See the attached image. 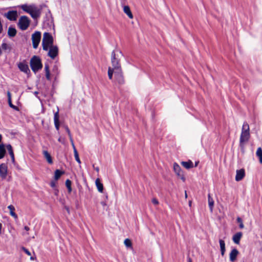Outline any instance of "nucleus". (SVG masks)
I'll return each instance as SVG.
<instances>
[{
	"instance_id": "obj_7",
	"label": "nucleus",
	"mask_w": 262,
	"mask_h": 262,
	"mask_svg": "<svg viewBox=\"0 0 262 262\" xmlns=\"http://www.w3.org/2000/svg\"><path fill=\"white\" fill-rule=\"evenodd\" d=\"M40 39L41 33L39 31L35 32L32 35V40L33 48L36 49L38 47Z\"/></svg>"
},
{
	"instance_id": "obj_16",
	"label": "nucleus",
	"mask_w": 262,
	"mask_h": 262,
	"mask_svg": "<svg viewBox=\"0 0 262 262\" xmlns=\"http://www.w3.org/2000/svg\"><path fill=\"white\" fill-rule=\"evenodd\" d=\"M242 235L243 233L241 232H238L235 234L232 237V240L234 243L238 244Z\"/></svg>"
},
{
	"instance_id": "obj_52",
	"label": "nucleus",
	"mask_w": 262,
	"mask_h": 262,
	"mask_svg": "<svg viewBox=\"0 0 262 262\" xmlns=\"http://www.w3.org/2000/svg\"><path fill=\"white\" fill-rule=\"evenodd\" d=\"M198 163H199V162H195V167L197 166Z\"/></svg>"
},
{
	"instance_id": "obj_21",
	"label": "nucleus",
	"mask_w": 262,
	"mask_h": 262,
	"mask_svg": "<svg viewBox=\"0 0 262 262\" xmlns=\"http://www.w3.org/2000/svg\"><path fill=\"white\" fill-rule=\"evenodd\" d=\"M95 184H96V185L98 190L100 192H102L103 190V185L102 183H101L100 180L99 178H97L96 180Z\"/></svg>"
},
{
	"instance_id": "obj_38",
	"label": "nucleus",
	"mask_w": 262,
	"mask_h": 262,
	"mask_svg": "<svg viewBox=\"0 0 262 262\" xmlns=\"http://www.w3.org/2000/svg\"><path fill=\"white\" fill-rule=\"evenodd\" d=\"M70 142H71V144L72 145V147H73V150H74V152L75 151V149H76V148L75 146V145L74 144V141H73L72 137L70 138Z\"/></svg>"
},
{
	"instance_id": "obj_34",
	"label": "nucleus",
	"mask_w": 262,
	"mask_h": 262,
	"mask_svg": "<svg viewBox=\"0 0 262 262\" xmlns=\"http://www.w3.org/2000/svg\"><path fill=\"white\" fill-rule=\"evenodd\" d=\"M236 221H237V222L239 224V228L241 229H243L244 228V225L243 223V221H242V220L241 217H238L236 219Z\"/></svg>"
},
{
	"instance_id": "obj_31",
	"label": "nucleus",
	"mask_w": 262,
	"mask_h": 262,
	"mask_svg": "<svg viewBox=\"0 0 262 262\" xmlns=\"http://www.w3.org/2000/svg\"><path fill=\"white\" fill-rule=\"evenodd\" d=\"M124 244L127 248H132V243L129 238H126L124 241Z\"/></svg>"
},
{
	"instance_id": "obj_43",
	"label": "nucleus",
	"mask_w": 262,
	"mask_h": 262,
	"mask_svg": "<svg viewBox=\"0 0 262 262\" xmlns=\"http://www.w3.org/2000/svg\"><path fill=\"white\" fill-rule=\"evenodd\" d=\"M50 185H51V186L52 187H54L55 186V182H51V184H50Z\"/></svg>"
},
{
	"instance_id": "obj_18",
	"label": "nucleus",
	"mask_w": 262,
	"mask_h": 262,
	"mask_svg": "<svg viewBox=\"0 0 262 262\" xmlns=\"http://www.w3.org/2000/svg\"><path fill=\"white\" fill-rule=\"evenodd\" d=\"M6 148L10 155L12 162L14 163L15 162V159L12 146L10 144H8L6 145Z\"/></svg>"
},
{
	"instance_id": "obj_50",
	"label": "nucleus",
	"mask_w": 262,
	"mask_h": 262,
	"mask_svg": "<svg viewBox=\"0 0 262 262\" xmlns=\"http://www.w3.org/2000/svg\"><path fill=\"white\" fill-rule=\"evenodd\" d=\"M2 135L0 134V142H1L2 141Z\"/></svg>"
},
{
	"instance_id": "obj_14",
	"label": "nucleus",
	"mask_w": 262,
	"mask_h": 262,
	"mask_svg": "<svg viewBox=\"0 0 262 262\" xmlns=\"http://www.w3.org/2000/svg\"><path fill=\"white\" fill-rule=\"evenodd\" d=\"M239 253L238 251L236 249H233L229 254L230 260L232 262L234 261Z\"/></svg>"
},
{
	"instance_id": "obj_26",
	"label": "nucleus",
	"mask_w": 262,
	"mask_h": 262,
	"mask_svg": "<svg viewBox=\"0 0 262 262\" xmlns=\"http://www.w3.org/2000/svg\"><path fill=\"white\" fill-rule=\"evenodd\" d=\"M6 154L5 145L3 144H0V159L3 158Z\"/></svg>"
},
{
	"instance_id": "obj_33",
	"label": "nucleus",
	"mask_w": 262,
	"mask_h": 262,
	"mask_svg": "<svg viewBox=\"0 0 262 262\" xmlns=\"http://www.w3.org/2000/svg\"><path fill=\"white\" fill-rule=\"evenodd\" d=\"M74 157H75L76 161L78 163H79V164L81 163V161H80V160L79 159L78 153V151H77V149H75V151L74 152Z\"/></svg>"
},
{
	"instance_id": "obj_22",
	"label": "nucleus",
	"mask_w": 262,
	"mask_h": 262,
	"mask_svg": "<svg viewBox=\"0 0 262 262\" xmlns=\"http://www.w3.org/2000/svg\"><path fill=\"white\" fill-rule=\"evenodd\" d=\"M219 243L221 248V255L223 256L226 251L225 242L223 239H220Z\"/></svg>"
},
{
	"instance_id": "obj_20",
	"label": "nucleus",
	"mask_w": 262,
	"mask_h": 262,
	"mask_svg": "<svg viewBox=\"0 0 262 262\" xmlns=\"http://www.w3.org/2000/svg\"><path fill=\"white\" fill-rule=\"evenodd\" d=\"M43 155L44 156V157L46 159L48 162L49 164H52L53 163V160L50 154L47 150H43Z\"/></svg>"
},
{
	"instance_id": "obj_49",
	"label": "nucleus",
	"mask_w": 262,
	"mask_h": 262,
	"mask_svg": "<svg viewBox=\"0 0 262 262\" xmlns=\"http://www.w3.org/2000/svg\"><path fill=\"white\" fill-rule=\"evenodd\" d=\"M2 225L0 223V234H1V233H2Z\"/></svg>"
},
{
	"instance_id": "obj_24",
	"label": "nucleus",
	"mask_w": 262,
	"mask_h": 262,
	"mask_svg": "<svg viewBox=\"0 0 262 262\" xmlns=\"http://www.w3.org/2000/svg\"><path fill=\"white\" fill-rule=\"evenodd\" d=\"M8 208L10 210V215L12 216H13L14 219H17V214L14 212V210H15L14 207L13 205H10L8 206Z\"/></svg>"
},
{
	"instance_id": "obj_53",
	"label": "nucleus",
	"mask_w": 262,
	"mask_h": 262,
	"mask_svg": "<svg viewBox=\"0 0 262 262\" xmlns=\"http://www.w3.org/2000/svg\"><path fill=\"white\" fill-rule=\"evenodd\" d=\"M119 53H120V54H122V53H121V51H119Z\"/></svg>"
},
{
	"instance_id": "obj_46",
	"label": "nucleus",
	"mask_w": 262,
	"mask_h": 262,
	"mask_svg": "<svg viewBox=\"0 0 262 262\" xmlns=\"http://www.w3.org/2000/svg\"><path fill=\"white\" fill-rule=\"evenodd\" d=\"M187 262H192V259L190 257H188Z\"/></svg>"
},
{
	"instance_id": "obj_12",
	"label": "nucleus",
	"mask_w": 262,
	"mask_h": 262,
	"mask_svg": "<svg viewBox=\"0 0 262 262\" xmlns=\"http://www.w3.org/2000/svg\"><path fill=\"white\" fill-rule=\"evenodd\" d=\"M7 174V165L5 163L0 165V177L2 179L6 178Z\"/></svg>"
},
{
	"instance_id": "obj_19",
	"label": "nucleus",
	"mask_w": 262,
	"mask_h": 262,
	"mask_svg": "<svg viewBox=\"0 0 262 262\" xmlns=\"http://www.w3.org/2000/svg\"><path fill=\"white\" fill-rule=\"evenodd\" d=\"M124 12L128 16L129 18H133V15L130 11V8L128 6H124L123 7Z\"/></svg>"
},
{
	"instance_id": "obj_17",
	"label": "nucleus",
	"mask_w": 262,
	"mask_h": 262,
	"mask_svg": "<svg viewBox=\"0 0 262 262\" xmlns=\"http://www.w3.org/2000/svg\"><path fill=\"white\" fill-rule=\"evenodd\" d=\"M17 33L16 29L12 27H9L8 30V35L9 37H14Z\"/></svg>"
},
{
	"instance_id": "obj_27",
	"label": "nucleus",
	"mask_w": 262,
	"mask_h": 262,
	"mask_svg": "<svg viewBox=\"0 0 262 262\" xmlns=\"http://www.w3.org/2000/svg\"><path fill=\"white\" fill-rule=\"evenodd\" d=\"M45 70L46 72V77L48 80H50V73L49 69V66L48 64H46L45 66Z\"/></svg>"
},
{
	"instance_id": "obj_28",
	"label": "nucleus",
	"mask_w": 262,
	"mask_h": 262,
	"mask_svg": "<svg viewBox=\"0 0 262 262\" xmlns=\"http://www.w3.org/2000/svg\"><path fill=\"white\" fill-rule=\"evenodd\" d=\"M64 173V171H61L59 169H56L55 171L54 179L56 180H58L62 174Z\"/></svg>"
},
{
	"instance_id": "obj_23",
	"label": "nucleus",
	"mask_w": 262,
	"mask_h": 262,
	"mask_svg": "<svg viewBox=\"0 0 262 262\" xmlns=\"http://www.w3.org/2000/svg\"><path fill=\"white\" fill-rule=\"evenodd\" d=\"M208 201L210 210L211 212H212L214 206V201L213 199L211 197L210 194L209 193L208 194Z\"/></svg>"
},
{
	"instance_id": "obj_6",
	"label": "nucleus",
	"mask_w": 262,
	"mask_h": 262,
	"mask_svg": "<svg viewBox=\"0 0 262 262\" xmlns=\"http://www.w3.org/2000/svg\"><path fill=\"white\" fill-rule=\"evenodd\" d=\"M111 62L113 69L121 71V64L120 63V60L118 58V55L116 54L114 51L112 52Z\"/></svg>"
},
{
	"instance_id": "obj_45",
	"label": "nucleus",
	"mask_w": 262,
	"mask_h": 262,
	"mask_svg": "<svg viewBox=\"0 0 262 262\" xmlns=\"http://www.w3.org/2000/svg\"><path fill=\"white\" fill-rule=\"evenodd\" d=\"M65 209H66V210L67 211V212L69 213H70V209H69V208L68 207L66 206V207H65Z\"/></svg>"
},
{
	"instance_id": "obj_40",
	"label": "nucleus",
	"mask_w": 262,
	"mask_h": 262,
	"mask_svg": "<svg viewBox=\"0 0 262 262\" xmlns=\"http://www.w3.org/2000/svg\"><path fill=\"white\" fill-rule=\"evenodd\" d=\"M118 82L119 84H122L124 83L123 77L121 75L118 79Z\"/></svg>"
},
{
	"instance_id": "obj_41",
	"label": "nucleus",
	"mask_w": 262,
	"mask_h": 262,
	"mask_svg": "<svg viewBox=\"0 0 262 262\" xmlns=\"http://www.w3.org/2000/svg\"><path fill=\"white\" fill-rule=\"evenodd\" d=\"M152 202L154 204L157 205L159 204V202L158 201L157 199H155V198H154L152 200Z\"/></svg>"
},
{
	"instance_id": "obj_3",
	"label": "nucleus",
	"mask_w": 262,
	"mask_h": 262,
	"mask_svg": "<svg viewBox=\"0 0 262 262\" xmlns=\"http://www.w3.org/2000/svg\"><path fill=\"white\" fill-rule=\"evenodd\" d=\"M30 64L32 71L36 73L42 68L41 59L37 56H33L30 59Z\"/></svg>"
},
{
	"instance_id": "obj_13",
	"label": "nucleus",
	"mask_w": 262,
	"mask_h": 262,
	"mask_svg": "<svg viewBox=\"0 0 262 262\" xmlns=\"http://www.w3.org/2000/svg\"><path fill=\"white\" fill-rule=\"evenodd\" d=\"M245 173L244 169L237 170L236 171L235 180L236 181H241L245 177Z\"/></svg>"
},
{
	"instance_id": "obj_1",
	"label": "nucleus",
	"mask_w": 262,
	"mask_h": 262,
	"mask_svg": "<svg viewBox=\"0 0 262 262\" xmlns=\"http://www.w3.org/2000/svg\"><path fill=\"white\" fill-rule=\"evenodd\" d=\"M21 9L30 14L34 19L39 18L41 13V8H38L34 5H27L26 4L21 6Z\"/></svg>"
},
{
	"instance_id": "obj_25",
	"label": "nucleus",
	"mask_w": 262,
	"mask_h": 262,
	"mask_svg": "<svg viewBox=\"0 0 262 262\" xmlns=\"http://www.w3.org/2000/svg\"><path fill=\"white\" fill-rule=\"evenodd\" d=\"M181 164L186 169H190L193 167V163L190 160L187 162L183 161L181 162Z\"/></svg>"
},
{
	"instance_id": "obj_35",
	"label": "nucleus",
	"mask_w": 262,
	"mask_h": 262,
	"mask_svg": "<svg viewBox=\"0 0 262 262\" xmlns=\"http://www.w3.org/2000/svg\"><path fill=\"white\" fill-rule=\"evenodd\" d=\"M2 48L4 50H11V48L6 43H3L2 44Z\"/></svg>"
},
{
	"instance_id": "obj_30",
	"label": "nucleus",
	"mask_w": 262,
	"mask_h": 262,
	"mask_svg": "<svg viewBox=\"0 0 262 262\" xmlns=\"http://www.w3.org/2000/svg\"><path fill=\"white\" fill-rule=\"evenodd\" d=\"M71 184H72V182H71V181L70 180L67 179L66 180V187H67V188L68 189L69 192H71V191H72Z\"/></svg>"
},
{
	"instance_id": "obj_2",
	"label": "nucleus",
	"mask_w": 262,
	"mask_h": 262,
	"mask_svg": "<svg viewBox=\"0 0 262 262\" xmlns=\"http://www.w3.org/2000/svg\"><path fill=\"white\" fill-rule=\"evenodd\" d=\"M250 137V135L249 124L247 122H244L243 125L239 140V145L242 149H244V143L249 141Z\"/></svg>"
},
{
	"instance_id": "obj_47",
	"label": "nucleus",
	"mask_w": 262,
	"mask_h": 262,
	"mask_svg": "<svg viewBox=\"0 0 262 262\" xmlns=\"http://www.w3.org/2000/svg\"><path fill=\"white\" fill-rule=\"evenodd\" d=\"M58 141L60 142H61V143H63L62 141V139L61 137H59L58 139Z\"/></svg>"
},
{
	"instance_id": "obj_15",
	"label": "nucleus",
	"mask_w": 262,
	"mask_h": 262,
	"mask_svg": "<svg viewBox=\"0 0 262 262\" xmlns=\"http://www.w3.org/2000/svg\"><path fill=\"white\" fill-rule=\"evenodd\" d=\"M59 118V113H58V110L57 112H56L54 114V121L55 127L56 130H59V126H60Z\"/></svg>"
},
{
	"instance_id": "obj_11",
	"label": "nucleus",
	"mask_w": 262,
	"mask_h": 262,
	"mask_svg": "<svg viewBox=\"0 0 262 262\" xmlns=\"http://www.w3.org/2000/svg\"><path fill=\"white\" fill-rule=\"evenodd\" d=\"M4 16L10 20L15 21L17 17V13L16 11H9L7 13H5Z\"/></svg>"
},
{
	"instance_id": "obj_5",
	"label": "nucleus",
	"mask_w": 262,
	"mask_h": 262,
	"mask_svg": "<svg viewBox=\"0 0 262 262\" xmlns=\"http://www.w3.org/2000/svg\"><path fill=\"white\" fill-rule=\"evenodd\" d=\"M30 20L26 16H21L18 20L17 25L19 29L23 31L28 29L30 25Z\"/></svg>"
},
{
	"instance_id": "obj_9",
	"label": "nucleus",
	"mask_w": 262,
	"mask_h": 262,
	"mask_svg": "<svg viewBox=\"0 0 262 262\" xmlns=\"http://www.w3.org/2000/svg\"><path fill=\"white\" fill-rule=\"evenodd\" d=\"M173 170L176 174L180 177V178L183 181H185V178L184 177L183 172L180 166L176 163L173 164Z\"/></svg>"
},
{
	"instance_id": "obj_42",
	"label": "nucleus",
	"mask_w": 262,
	"mask_h": 262,
	"mask_svg": "<svg viewBox=\"0 0 262 262\" xmlns=\"http://www.w3.org/2000/svg\"><path fill=\"white\" fill-rule=\"evenodd\" d=\"M7 96L8 98V101L11 100V93L9 91L7 92Z\"/></svg>"
},
{
	"instance_id": "obj_36",
	"label": "nucleus",
	"mask_w": 262,
	"mask_h": 262,
	"mask_svg": "<svg viewBox=\"0 0 262 262\" xmlns=\"http://www.w3.org/2000/svg\"><path fill=\"white\" fill-rule=\"evenodd\" d=\"M64 127V128H65L66 130V132H67V133L68 134L69 138H72V135H71L70 129L69 128L68 126L66 125Z\"/></svg>"
},
{
	"instance_id": "obj_39",
	"label": "nucleus",
	"mask_w": 262,
	"mask_h": 262,
	"mask_svg": "<svg viewBox=\"0 0 262 262\" xmlns=\"http://www.w3.org/2000/svg\"><path fill=\"white\" fill-rule=\"evenodd\" d=\"M22 249L28 255H31L30 252L25 247H23Z\"/></svg>"
},
{
	"instance_id": "obj_4",
	"label": "nucleus",
	"mask_w": 262,
	"mask_h": 262,
	"mask_svg": "<svg viewBox=\"0 0 262 262\" xmlns=\"http://www.w3.org/2000/svg\"><path fill=\"white\" fill-rule=\"evenodd\" d=\"M53 43V38L52 35L48 32H45L43 35L42 41V49L45 51H48L50 46Z\"/></svg>"
},
{
	"instance_id": "obj_32",
	"label": "nucleus",
	"mask_w": 262,
	"mask_h": 262,
	"mask_svg": "<svg viewBox=\"0 0 262 262\" xmlns=\"http://www.w3.org/2000/svg\"><path fill=\"white\" fill-rule=\"evenodd\" d=\"M115 69L111 68V67H109L108 69V78L110 79H112V77H113V73H114V71Z\"/></svg>"
},
{
	"instance_id": "obj_44",
	"label": "nucleus",
	"mask_w": 262,
	"mask_h": 262,
	"mask_svg": "<svg viewBox=\"0 0 262 262\" xmlns=\"http://www.w3.org/2000/svg\"><path fill=\"white\" fill-rule=\"evenodd\" d=\"M24 229H25V230H26V231H29V230H30V228H29V227H28V226H25V227H24Z\"/></svg>"
},
{
	"instance_id": "obj_29",
	"label": "nucleus",
	"mask_w": 262,
	"mask_h": 262,
	"mask_svg": "<svg viewBox=\"0 0 262 262\" xmlns=\"http://www.w3.org/2000/svg\"><path fill=\"white\" fill-rule=\"evenodd\" d=\"M256 155L259 158L260 163L262 164V149L261 147L257 148Z\"/></svg>"
},
{
	"instance_id": "obj_48",
	"label": "nucleus",
	"mask_w": 262,
	"mask_h": 262,
	"mask_svg": "<svg viewBox=\"0 0 262 262\" xmlns=\"http://www.w3.org/2000/svg\"><path fill=\"white\" fill-rule=\"evenodd\" d=\"M94 169H95V170L97 172H98V171H99V168H98V167H95V168H94Z\"/></svg>"
},
{
	"instance_id": "obj_8",
	"label": "nucleus",
	"mask_w": 262,
	"mask_h": 262,
	"mask_svg": "<svg viewBox=\"0 0 262 262\" xmlns=\"http://www.w3.org/2000/svg\"><path fill=\"white\" fill-rule=\"evenodd\" d=\"M49 52L48 55L52 59H54L58 54V48L56 46H51L49 48Z\"/></svg>"
},
{
	"instance_id": "obj_37",
	"label": "nucleus",
	"mask_w": 262,
	"mask_h": 262,
	"mask_svg": "<svg viewBox=\"0 0 262 262\" xmlns=\"http://www.w3.org/2000/svg\"><path fill=\"white\" fill-rule=\"evenodd\" d=\"M8 103H9V106L14 108V110H18V107L15 105H14L12 103V102H11V100H10L8 101Z\"/></svg>"
},
{
	"instance_id": "obj_51",
	"label": "nucleus",
	"mask_w": 262,
	"mask_h": 262,
	"mask_svg": "<svg viewBox=\"0 0 262 262\" xmlns=\"http://www.w3.org/2000/svg\"><path fill=\"white\" fill-rule=\"evenodd\" d=\"M30 259H31V260H34V257H33V256H31V257H30Z\"/></svg>"
},
{
	"instance_id": "obj_10",
	"label": "nucleus",
	"mask_w": 262,
	"mask_h": 262,
	"mask_svg": "<svg viewBox=\"0 0 262 262\" xmlns=\"http://www.w3.org/2000/svg\"><path fill=\"white\" fill-rule=\"evenodd\" d=\"M18 68L19 70L26 74H28L30 72L28 65L24 60L23 62H20L17 64Z\"/></svg>"
}]
</instances>
